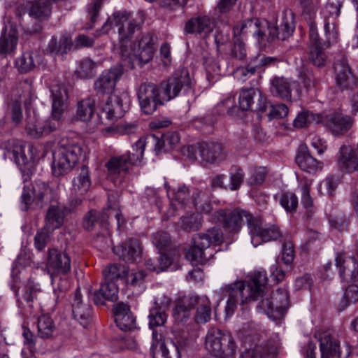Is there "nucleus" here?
Wrapping results in <instances>:
<instances>
[{"instance_id": "obj_64", "label": "nucleus", "mask_w": 358, "mask_h": 358, "mask_svg": "<svg viewBox=\"0 0 358 358\" xmlns=\"http://www.w3.org/2000/svg\"><path fill=\"white\" fill-rule=\"evenodd\" d=\"M235 108V98L227 97L222 101L217 106V112L221 115L232 114Z\"/></svg>"}, {"instance_id": "obj_28", "label": "nucleus", "mask_w": 358, "mask_h": 358, "mask_svg": "<svg viewBox=\"0 0 358 358\" xmlns=\"http://www.w3.org/2000/svg\"><path fill=\"white\" fill-rule=\"evenodd\" d=\"M91 178L89 168L83 166L79 175L73 180L72 192L76 198V203L80 204L82 202L80 196H85L90 190L91 187Z\"/></svg>"}, {"instance_id": "obj_22", "label": "nucleus", "mask_w": 358, "mask_h": 358, "mask_svg": "<svg viewBox=\"0 0 358 358\" xmlns=\"http://www.w3.org/2000/svg\"><path fill=\"white\" fill-rule=\"evenodd\" d=\"M114 253L125 262H134L141 255V241L137 238H130L125 243L113 247Z\"/></svg>"}, {"instance_id": "obj_57", "label": "nucleus", "mask_w": 358, "mask_h": 358, "mask_svg": "<svg viewBox=\"0 0 358 358\" xmlns=\"http://www.w3.org/2000/svg\"><path fill=\"white\" fill-rule=\"evenodd\" d=\"M102 6V0H92L91 3L87 5V12L90 20L91 24L87 27L86 29H92L94 24L96 22L99 11Z\"/></svg>"}, {"instance_id": "obj_39", "label": "nucleus", "mask_w": 358, "mask_h": 358, "mask_svg": "<svg viewBox=\"0 0 358 358\" xmlns=\"http://www.w3.org/2000/svg\"><path fill=\"white\" fill-rule=\"evenodd\" d=\"M38 336L46 339L50 338L55 331V324L52 317L48 315H41L37 320Z\"/></svg>"}, {"instance_id": "obj_51", "label": "nucleus", "mask_w": 358, "mask_h": 358, "mask_svg": "<svg viewBox=\"0 0 358 358\" xmlns=\"http://www.w3.org/2000/svg\"><path fill=\"white\" fill-rule=\"evenodd\" d=\"M280 203L287 213H293L298 208V197L293 192H284L280 196Z\"/></svg>"}, {"instance_id": "obj_35", "label": "nucleus", "mask_w": 358, "mask_h": 358, "mask_svg": "<svg viewBox=\"0 0 358 358\" xmlns=\"http://www.w3.org/2000/svg\"><path fill=\"white\" fill-rule=\"evenodd\" d=\"M296 162L301 170L312 174L322 171L324 165L322 162L316 159L307 152L299 153Z\"/></svg>"}, {"instance_id": "obj_33", "label": "nucleus", "mask_w": 358, "mask_h": 358, "mask_svg": "<svg viewBox=\"0 0 358 358\" xmlns=\"http://www.w3.org/2000/svg\"><path fill=\"white\" fill-rule=\"evenodd\" d=\"M18 42L17 31L15 29L7 30L5 27L0 37V56L6 57L16 49Z\"/></svg>"}, {"instance_id": "obj_7", "label": "nucleus", "mask_w": 358, "mask_h": 358, "mask_svg": "<svg viewBox=\"0 0 358 358\" xmlns=\"http://www.w3.org/2000/svg\"><path fill=\"white\" fill-rule=\"evenodd\" d=\"M266 289V287H265ZM264 289V292H265ZM264 293L257 306L259 313H265L269 318L275 321L284 317L289 305L287 291L285 289H278L269 296L263 298Z\"/></svg>"}, {"instance_id": "obj_10", "label": "nucleus", "mask_w": 358, "mask_h": 358, "mask_svg": "<svg viewBox=\"0 0 358 358\" xmlns=\"http://www.w3.org/2000/svg\"><path fill=\"white\" fill-rule=\"evenodd\" d=\"M113 27L117 28L120 42V48L122 45L127 48L126 44L127 40L131 38L135 31L139 28L136 21L130 18L129 14L125 11L115 12L104 23L103 29L108 31Z\"/></svg>"}, {"instance_id": "obj_43", "label": "nucleus", "mask_w": 358, "mask_h": 358, "mask_svg": "<svg viewBox=\"0 0 358 358\" xmlns=\"http://www.w3.org/2000/svg\"><path fill=\"white\" fill-rule=\"evenodd\" d=\"M29 15L37 19H48L51 13L50 4L47 0L35 1L29 8Z\"/></svg>"}, {"instance_id": "obj_17", "label": "nucleus", "mask_w": 358, "mask_h": 358, "mask_svg": "<svg viewBox=\"0 0 358 358\" xmlns=\"http://www.w3.org/2000/svg\"><path fill=\"white\" fill-rule=\"evenodd\" d=\"M336 85L342 90L352 89L358 84V78L352 73L345 59L338 60L334 65Z\"/></svg>"}, {"instance_id": "obj_60", "label": "nucleus", "mask_w": 358, "mask_h": 358, "mask_svg": "<svg viewBox=\"0 0 358 358\" xmlns=\"http://www.w3.org/2000/svg\"><path fill=\"white\" fill-rule=\"evenodd\" d=\"M251 60L257 70L262 67L275 65L279 61L277 57H267L263 55H257V57L252 58Z\"/></svg>"}, {"instance_id": "obj_2", "label": "nucleus", "mask_w": 358, "mask_h": 358, "mask_svg": "<svg viewBox=\"0 0 358 358\" xmlns=\"http://www.w3.org/2000/svg\"><path fill=\"white\" fill-rule=\"evenodd\" d=\"M145 146V139L140 138L133 146L135 153L127 152L121 155L110 157L105 164L108 179L115 185L121 183L132 166L141 164Z\"/></svg>"}, {"instance_id": "obj_34", "label": "nucleus", "mask_w": 358, "mask_h": 358, "mask_svg": "<svg viewBox=\"0 0 358 358\" xmlns=\"http://www.w3.org/2000/svg\"><path fill=\"white\" fill-rule=\"evenodd\" d=\"M214 27V22L208 17L201 16L189 20L185 24V31L188 34L204 33L208 34Z\"/></svg>"}, {"instance_id": "obj_54", "label": "nucleus", "mask_w": 358, "mask_h": 358, "mask_svg": "<svg viewBox=\"0 0 358 358\" xmlns=\"http://www.w3.org/2000/svg\"><path fill=\"white\" fill-rule=\"evenodd\" d=\"M52 231L43 227L38 230L34 237V246L38 251H42L46 247L50 240Z\"/></svg>"}, {"instance_id": "obj_52", "label": "nucleus", "mask_w": 358, "mask_h": 358, "mask_svg": "<svg viewBox=\"0 0 358 358\" xmlns=\"http://www.w3.org/2000/svg\"><path fill=\"white\" fill-rule=\"evenodd\" d=\"M162 85L164 87V98L163 99L166 101L176 97L179 93V78L178 77L169 78Z\"/></svg>"}, {"instance_id": "obj_15", "label": "nucleus", "mask_w": 358, "mask_h": 358, "mask_svg": "<svg viewBox=\"0 0 358 358\" xmlns=\"http://www.w3.org/2000/svg\"><path fill=\"white\" fill-rule=\"evenodd\" d=\"M46 268L52 278L59 275H66L71 271V259L65 252L55 248L49 249Z\"/></svg>"}, {"instance_id": "obj_58", "label": "nucleus", "mask_w": 358, "mask_h": 358, "mask_svg": "<svg viewBox=\"0 0 358 358\" xmlns=\"http://www.w3.org/2000/svg\"><path fill=\"white\" fill-rule=\"evenodd\" d=\"M294 258V245L287 238L283 239L282 248V260L286 264H291Z\"/></svg>"}, {"instance_id": "obj_32", "label": "nucleus", "mask_w": 358, "mask_h": 358, "mask_svg": "<svg viewBox=\"0 0 358 358\" xmlns=\"http://www.w3.org/2000/svg\"><path fill=\"white\" fill-rule=\"evenodd\" d=\"M298 86L297 83L292 79L284 77L275 78L272 80V92L282 99L290 100L292 90Z\"/></svg>"}, {"instance_id": "obj_37", "label": "nucleus", "mask_w": 358, "mask_h": 358, "mask_svg": "<svg viewBox=\"0 0 358 358\" xmlns=\"http://www.w3.org/2000/svg\"><path fill=\"white\" fill-rule=\"evenodd\" d=\"M194 320L197 324H205L211 318V304L206 296H201L196 306Z\"/></svg>"}, {"instance_id": "obj_1", "label": "nucleus", "mask_w": 358, "mask_h": 358, "mask_svg": "<svg viewBox=\"0 0 358 358\" xmlns=\"http://www.w3.org/2000/svg\"><path fill=\"white\" fill-rule=\"evenodd\" d=\"M266 282H267L266 273L257 271L253 273L247 285L243 281H238L226 285L224 289L230 292L225 306L226 316L230 317L233 315L238 302L243 304L258 300L259 296H262L264 292Z\"/></svg>"}, {"instance_id": "obj_50", "label": "nucleus", "mask_w": 358, "mask_h": 358, "mask_svg": "<svg viewBox=\"0 0 358 358\" xmlns=\"http://www.w3.org/2000/svg\"><path fill=\"white\" fill-rule=\"evenodd\" d=\"M184 76V80H180V94L186 97V101L189 103L190 101L194 100V91L192 87V81L189 77V72L187 69L180 70V78Z\"/></svg>"}, {"instance_id": "obj_49", "label": "nucleus", "mask_w": 358, "mask_h": 358, "mask_svg": "<svg viewBox=\"0 0 358 358\" xmlns=\"http://www.w3.org/2000/svg\"><path fill=\"white\" fill-rule=\"evenodd\" d=\"M322 120V115L317 113H313L310 111H303L296 116L294 120V126L296 128H303L307 127L310 123H320Z\"/></svg>"}, {"instance_id": "obj_8", "label": "nucleus", "mask_w": 358, "mask_h": 358, "mask_svg": "<svg viewBox=\"0 0 358 358\" xmlns=\"http://www.w3.org/2000/svg\"><path fill=\"white\" fill-rule=\"evenodd\" d=\"M83 154L82 147L77 144L59 148L53 153L52 169L54 176L58 177L71 171Z\"/></svg>"}, {"instance_id": "obj_62", "label": "nucleus", "mask_w": 358, "mask_h": 358, "mask_svg": "<svg viewBox=\"0 0 358 358\" xmlns=\"http://www.w3.org/2000/svg\"><path fill=\"white\" fill-rule=\"evenodd\" d=\"M244 178V173L240 167L236 166L230 173V189L236 190L242 184Z\"/></svg>"}, {"instance_id": "obj_13", "label": "nucleus", "mask_w": 358, "mask_h": 358, "mask_svg": "<svg viewBox=\"0 0 358 358\" xmlns=\"http://www.w3.org/2000/svg\"><path fill=\"white\" fill-rule=\"evenodd\" d=\"M137 96L141 108L146 115L153 113L159 104L164 103L159 97L158 87L153 83L141 84L137 91Z\"/></svg>"}, {"instance_id": "obj_42", "label": "nucleus", "mask_w": 358, "mask_h": 358, "mask_svg": "<svg viewBox=\"0 0 358 358\" xmlns=\"http://www.w3.org/2000/svg\"><path fill=\"white\" fill-rule=\"evenodd\" d=\"M103 275L105 280L115 282L118 280L126 278L127 266L122 264H110L103 271Z\"/></svg>"}, {"instance_id": "obj_5", "label": "nucleus", "mask_w": 358, "mask_h": 358, "mask_svg": "<svg viewBox=\"0 0 358 358\" xmlns=\"http://www.w3.org/2000/svg\"><path fill=\"white\" fill-rule=\"evenodd\" d=\"M155 37L151 33L143 34L141 38L129 48L122 45L120 48L124 59H129L132 64L143 65L152 59L156 48Z\"/></svg>"}, {"instance_id": "obj_40", "label": "nucleus", "mask_w": 358, "mask_h": 358, "mask_svg": "<svg viewBox=\"0 0 358 358\" xmlns=\"http://www.w3.org/2000/svg\"><path fill=\"white\" fill-rule=\"evenodd\" d=\"M158 348H159V350L162 352V356L164 358H172V357L169 355V350L166 348L165 345L162 334L153 329L152 342L150 348V353L153 357H155V355L157 352ZM176 351L177 355H179V347H178L177 345H176ZM176 358H179V355H177Z\"/></svg>"}, {"instance_id": "obj_12", "label": "nucleus", "mask_w": 358, "mask_h": 358, "mask_svg": "<svg viewBox=\"0 0 358 358\" xmlns=\"http://www.w3.org/2000/svg\"><path fill=\"white\" fill-rule=\"evenodd\" d=\"M55 199L53 190L46 183L41 181L35 182L31 189L24 187L22 194V202L27 206L34 203L42 208Z\"/></svg>"}, {"instance_id": "obj_45", "label": "nucleus", "mask_w": 358, "mask_h": 358, "mask_svg": "<svg viewBox=\"0 0 358 358\" xmlns=\"http://www.w3.org/2000/svg\"><path fill=\"white\" fill-rule=\"evenodd\" d=\"M310 181H306L300 187L301 192V203L306 209V213L308 218L311 217L315 211L313 200L310 194Z\"/></svg>"}, {"instance_id": "obj_4", "label": "nucleus", "mask_w": 358, "mask_h": 358, "mask_svg": "<svg viewBox=\"0 0 358 358\" xmlns=\"http://www.w3.org/2000/svg\"><path fill=\"white\" fill-rule=\"evenodd\" d=\"M130 98L129 94L122 92L120 95H110L100 106L99 121L93 129H98L101 124L112 126L122 118L129 108Z\"/></svg>"}, {"instance_id": "obj_41", "label": "nucleus", "mask_w": 358, "mask_h": 358, "mask_svg": "<svg viewBox=\"0 0 358 358\" xmlns=\"http://www.w3.org/2000/svg\"><path fill=\"white\" fill-rule=\"evenodd\" d=\"M327 55L320 43L314 42L308 48V59L310 63L317 67L324 66L327 62Z\"/></svg>"}, {"instance_id": "obj_61", "label": "nucleus", "mask_w": 358, "mask_h": 358, "mask_svg": "<svg viewBox=\"0 0 358 358\" xmlns=\"http://www.w3.org/2000/svg\"><path fill=\"white\" fill-rule=\"evenodd\" d=\"M13 155L18 165H26L31 158L25 154V147L22 143L13 147Z\"/></svg>"}, {"instance_id": "obj_3", "label": "nucleus", "mask_w": 358, "mask_h": 358, "mask_svg": "<svg viewBox=\"0 0 358 358\" xmlns=\"http://www.w3.org/2000/svg\"><path fill=\"white\" fill-rule=\"evenodd\" d=\"M214 220L221 222L225 231L231 234H238L245 222L249 233L254 231L258 224L257 217L241 208L220 209L214 213Z\"/></svg>"}, {"instance_id": "obj_20", "label": "nucleus", "mask_w": 358, "mask_h": 358, "mask_svg": "<svg viewBox=\"0 0 358 358\" xmlns=\"http://www.w3.org/2000/svg\"><path fill=\"white\" fill-rule=\"evenodd\" d=\"M50 90L52 98V116L53 119L60 120L68 107L67 91L61 84L52 85Z\"/></svg>"}, {"instance_id": "obj_56", "label": "nucleus", "mask_w": 358, "mask_h": 358, "mask_svg": "<svg viewBox=\"0 0 358 358\" xmlns=\"http://www.w3.org/2000/svg\"><path fill=\"white\" fill-rule=\"evenodd\" d=\"M201 220L199 214L193 213L182 217V227L186 231H195L201 226Z\"/></svg>"}, {"instance_id": "obj_63", "label": "nucleus", "mask_w": 358, "mask_h": 358, "mask_svg": "<svg viewBox=\"0 0 358 358\" xmlns=\"http://www.w3.org/2000/svg\"><path fill=\"white\" fill-rule=\"evenodd\" d=\"M358 301V285H349L344 292V296L342 302L344 306L346 307L352 303Z\"/></svg>"}, {"instance_id": "obj_30", "label": "nucleus", "mask_w": 358, "mask_h": 358, "mask_svg": "<svg viewBox=\"0 0 358 358\" xmlns=\"http://www.w3.org/2000/svg\"><path fill=\"white\" fill-rule=\"evenodd\" d=\"M118 287L115 282L106 281L101 284L99 290L93 294V301L96 305H103L106 300L115 301L118 299Z\"/></svg>"}, {"instance_id": "obj_27", "label": "nucleus", "mask_w": 358, "mask_h": 358, "mask_svg": "<svg viewBox=\"0 0 358 358\" xmlns=\"http://www.w3.org/2000/svg\"><path fill=\"white\" fill-rule=\"evenodd\" d=\"M145 142H152L155 144V151L157 155L163 149L166 151L177 150L179 145V134L178 132H168L162 136V138L156 136L155 134L150 135L146 138Z\"/></svg>"}, {"instance_id": "obj_24", "label": "nucleus", "mask_w": 358, "mask_h": 358, "mask_svg": "<svg viewBox=\"0 0 358 358\" xmlns=\"http://www.w3.org/2000/svg\"><path fill=\"white\" fill-rule=\"evenodd\" d=\"M120 69L114 68L102 73L94 83V89L98 93L109 94L115 88L116 83L122 76Z\"/></svg>"}, {"instance_id": "obj_55", "label": "nucleus", "mask_w": 358, "mask_h": 358, "mask_svg": "<svg viewBox=\"0 0 358 358\" xmlns=\"http://www.w3.org/2000/svg\"><path fill=\"white\" fill-rule=\"evenodd\" d=\"M199 296L188 295L180 298V313H182L184 318H189L191 310L196 306Z\"/></svg>"}, {"instance_id": "obj_23", "label": "nucleus", "mask_w": 358, "mask_h": 358, "mask_svg": "<svg viewBox=\"0 0 358 358\" xmlns=\"http://www.w3.org/2000/svg\"><path fill=\"white\" fill-rule=\"evenodd\" d=\"M115 321L117 326L122 331H130L136 328V319L128 305L117 303L113 306Z\"/></svg>"}, {"instance_id": "obj_31", "label": "nucleus", "mask_w": 358, "mask_h": 358, "mask_svg": "<svg viewBox=\"0 0 358 358\" xmlns=\"http://www.w3.org/2000/svg\"><path fill=\"white\" fill-rule=\"evenodd\" d=\"M66 208L63 204L50 206L46 213L44 227L50 231L59 229L64 220Z\"/></svg>"}, {"instance_id": "obj_26", "label": "nucleus", "mask_w": 358, "mask_h": 358, "mask_svg": "<svg viewBox=\"0 0 358 358\" xmlns=\"http://www.w3.org/2000/svg\"><path fill=\"white\" fill-rule=\"evenodd\" d=\"M258 224L254 231H250L251 243L255 247L259 244V239L262 241H270L276 240L282 236L280 229L275 225L262 227V220L257 217Z\"/></svg>"}, {"instance_id": "obj_11", "label": "nucleus", "mask_w": 358, "mask_h": 358, "mask_svg": "<svg viewBox=\"0 0 358 358\" xmlns=\"http://www.w3.org/2000/svg\"><path fill=\"white\" fill-rule=\"evenodd\" d=\"M320 342L321 358H348L351 354V347L348 343L340 346L339 341L329 332L324 331L316 334Z\"/></svg>"}, {"instance_id": "obj_44", "label": "nucleus", "mask_w": 358, "mask_h": 358, "mask_svg": "<svg viewBox=\"0 0 358 358\" xmlns=\"http://www.w3.org/2000/svg\"><path fill=\"white\" fill-rule=\"evenodd\" d=\"M270 26L275 27L277 31L275 36L269 41H268V43L273 41L275 38L282 41L285 40L292 34L294 30L292 18L291 17H288L287 16H284L282 18V22L279 27H275L271 24ZM266 43H267V41H266Z\"/></svg>"}, {"instance_id": "obj_9", "label": "nucleus", "mask_w": 358, "mask_h": 358, "mask_svg": "<svg viewBox=\"0 0 358 358\" xmlns=\"http://www.w3.org/2000/svg\"><path fill=\"white\" fill-rule=\"evenodd\" d=\"M206 348L212 355L224 357L234 355L236 345L231 334L210 328L206 336Z\"/></svg>"}, {"instance_id": "obj_6", "label": "nucleus", "mask_w": 358, "mask_h": 358, "mask_svg": "<svg viewBox=\"0 0 358 358\" xmlns=\"http://www.w3.org/2000/svg\"><path fill=\"white\" fill-rule=\"evenodd\" d=\"M276 31L275 27L270 26V23L267 20L258 18L241 22L236 24L233 29L235 38L251 34L262 45H265L266 41L272 39L275 36Z\"/></svg>"}, {"instance_id": "obj_36", "label": "nucleus", "mask_w": 358, "mask_h": 358, "mask_svg": "<svg viewBox=\"0 0 358 358\" xmlns=\"http://www.w3.org/2000/svg\"><path fill=\"white\" fill-rule=\"evenodd\" d=\"M41 60V55L34 52H27L15 61V66L21 73H27L34 70Z\"/></svg>"}, {"instance_id": "obj_29", "label": "nucleus", "mask_w": 358, "mask_h": 358, "mask_svg": "<svg viewBox=\"0 0 358 358\" xmlns=\"http://www.w3.org/2000/svg\"><path fill=\"white\" fill-rule=\"evenodd\" d=\"M336 265L339 268L340 275L345 278L346 273L350 275L352 281H358V262L355 257H345L343 254H337Z\"/></svg>"}, {"instance_id": "obj_47", "label": "nucleus", "mask_w": 358, "mask_h": 358, "mask_svg": "<svg viewBox=\"0 0 358 358\" xmlns=\"http://www.w3.org/2000/svg\"><path fill=\"white\" fill-rule=\"evenodd\" d=\"M205 250V249L196 247L193 244L185 255L186 259L192 264H204L213 256L211 253L207 255Z\"/></svg>"}, {"instance_id": "obj_14", "label": "nucleus", "mask_w": 358, "mask_h": 358, "mask_svg": "<svg viewBox=\"0 0 358 358\" xmlns=\"http://www.w3.org/2000/svg\"><path fill=\"white\" fill-rule=\"evenodd\" d=\"M321 14L324 22V34L326 41L324 45L329 47L336 43L339 39L338 27L335 20L340 15V8L334 3H327L322 9Z\"/></svg>"}, {"instance_id": "obj_38", "label": "nucleus", "mask_w": 358, "mask_h": 358, "mask_svg": "<svg viewBox=\"0 0 358 358\" xmlns=\"http://www.w3.org/2000/svg\"><path fill=\"white\" fill-rule=\"evenodd\" d=\"M95 100L92 97H87L80 101L77 104V118L83 122L90 120L95 112Z\"/></svg>"}, {"instance_id": "obj_16", "label": "nucleus", "mask_w": 358, "mask_h": 358, "mask_svg": "<svg viewBox=\"0 0 358 358\" xmlns=\"http://www.w3.org/2000/svg\"><path fill=\"white\" fill-rule=\"evenodd\" d=\"M353 119L341 112H333L324 116L320 121L334 136H341L348 131L353 125Z\"/></svg>"}, {"instance_id": "obj_46", "label": "nucleus", "mask_w": 358, "mask_h": 358, "mask_svg": "<svg viewBox=\"0 0 358 358\" xmlns=\"http://www.w3.org/2000/svg\"><path fill=\"white\" fill-rule=\"evenodd\" d=\"M96 64L92 59L85 58L78 64L75 74L81 79L91 78L96 73Z\"/></svg>"}, {"instance_id": "obj_19", "label": "nucleus", "mask_w": 358, "mask_h": 358, "mask_svg": "<svg viewBox=\"0 0 358 358\" xmlns=\"http://www.w3.org/2000/svg\"><path fill=\"white\" fill-rule=\"evenodd\" d=\"M336 164L343 173L358 171V157L355 150L350 146H341L337 154Z\"/></svg>"}, {"instance_id": "obj_21", "label": "nucleus", "mask_w": 358, "mask_h": 358, "mask_svg": "<svg viewBox=\"0 0 358 358\" xmlns=\"http://www.w3.org/2000/svg\"><path fill=\"white\" fill-rule=\"evenodd\" d=\"M198 149L202 161L209 164L220 163L227 156L222 145L218 143L203 142L198 143Z\"/></svg>"}, {"instance_id": "obj_18", "label": "nucleus", "mask_w": 358, "mask_h": 358, "mask_svg": "<svg viewBox=\"0 0 358 358\" xmlns=\"http://www.w3.org/2000/svg\"><path fill=\"white\" fill-rule=\"evenodd\" d=\"M255 99L257 100L256 109L260 112L266 110L265 99L263 97L261 91L258 88L250 87L243 88L240 91L239 106L243 110H248L252 108Z\"/></svg>"}, {"instance_id": "obj_59", "label": "nucleus", "mask_w": 358, "mask_h": 358, "mask_svg": "<svg viewBox=\"0 0 358 358\" xmlns=\"http://www.w3.org/2000/svg\"><path fill=\"white\" fill-rule=\"evenodd\" d=\"M194 204L200 213H209L212 210L211 203L203 194L199 193L196 195Z\"/></svg>"}, {"instance_id": "obj_53", "label": "nucleus", "mask_w": 358, "mask_h": 358, "mask_svg": "<svg viewBox=\"0 0 358 358\" xmlns=\"http://www.w3.org/2000/svg\"><path fill=\"white\" fill-rule=\"evenodd\" d=\"M148 317L149 327L153 329L155 327L164 325L166 321L167 315L161 308L155 307L150 310Z\"/></svg>"}, {"instance_id": "obj_48", "label": "nucleus", "mask_w": 358, "mask_h": 358, "mask_svg": "<svg viewBox=\"0 0 358 358\" xmlns=\"http://www.w3.org/2000/svg\"><path fill=\"white\" fill-rule=\"evenodd\" d=\"M152 243L159 250H165L171 254L173 244L169 234L164 231H159L152 236Z\"/></svg>"}, {"instance_id": "obj_25", "label": "nucleus", "mask_w": 358, "mask_h": 358, "mask_svg": "<svg viewBox=\"0 0 358 358\" xmlns=\"http://www.w3.org/2000/svg\"><path fill=\"white\" fill-rule=\"evenodd\" d=\"M72 313L73 317L77 320L81 325L86 327L92 315V308L89 304L83 303L80 289L74 292L72 301Z\"/></svg>"}]
</instances>
